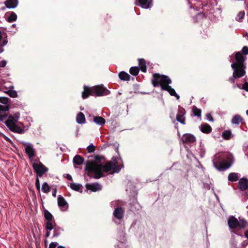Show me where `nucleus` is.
Returning a JSON list of instances; mask_svg holds the SVG:
<instances>
[{
  "label": "nucleus",
  "mask_w": 248,
  "mask_h": 248,
  "mask_svg": "<svg viewBox=\"0 0 248 248\" xmlns=\"http://www.w3.org/2000/svg\"><path fill=\"white\" fill-rule=\"evenodd\" d=\"M122 167H123V165L120 167L111 161L103 165L99 160L88 161L86 163L85 169L89 172L93 173L94 178L99 179L104 176L103 172H109L110 173L119 172Z\"/></svg>",
  "instance_id": "obj_1"
},
{
  "label": "nucleus",
  "mask_w": 248,
  "mask_h": 248,
  "mask_svg": "<svg viewBox=\"0 0 248 248\" xmlns=\"http://www.w3.org/2000/svg\"><path fill=\"white\" fill-rule=\"evenodd\" d=\"M213 163L217 170L224 171L232 166L233 163V156L229 153H218L215 155Z\"/></svg>",
  "instance_id": "obj_2"
},
{
  "label": "nucleus",
  "mask_w": 248,
  "mask_h": 248,
  "mask_svg": "<svg viewBox=\"0 0 248 248\" xmlns=\"http://www.w3.org/2000/svg\"><path fill=\"white\" fill-rule=\"evenodd\" d=\"M7 119L5 122L7 127L12 131L18 134H22L24 132V127L21 122H19L20 114L19 112H16L14 114L7 115Z\"/></svg>",
  "instance_id": "obj_3"
},
{
  "label": "nucleus",
  "mask_w": 248,
  "mask_h": 248,
  "mask_svg": "<svg viewBox=\"0 0 248 248\" xmlns=\"http://www.w3.org/2000/svg\"><path fill=\"white\" fill-rule=\"evenodd\" d=\"M84 90L82 93L83 99L87 98L90 95L95 96H104L110 93V92L102 85L92 87L91 88L84 86Z\"/></svg>",
  "instance_id": "obj_4"
},
{
  "label": "nucleus",
  "mask_w": 248,
  "mask_h": 248,
  "mask_svg": "<svg viewBox=\"0 0 248 248\" xmlns=\"http://www.w3.org/2000/svg\"><path fill=\"white\" fill-rule=\"evenodd\" d=\"M152 83L154 87L160 85L161 89L163 90L166 86H168L171 83V80L168 76L155 73L153 75Z\"/></svg>",
  "instance_id": "obj_5"
},
{
  "label": "nucleus",
  "mask_w": 248,
  "mask_h": 248,
  "mask_svg": "<svg viewBox=\"0 0 248 248\" xmlns=\"http://www.w3.org/2000/svg\"><path fill=\"white\" fill-rule=\"evenodd\" d=\"M32 167L39 177L42 176L48 170L47 168L41 162L34 163L32 165Z\"/></svg>",
  "instance_id": "obj_6"
},
{
  "label": "nucleus",
  "mask_w": 248,
  "mask_h": 248,
  "mask_svg": "<svg viewBox=\"0 0 248 248\" xmlns=\"http://www.w3.org/2000/svg\"><path fill=\"white\" fill-rule=\"evenodd\" d=\"M235 58L236 62L231 64L232 68H233L235 66H246L244 62L246 58L244 57L240 52H237L235 53Z\"/></svg>",
  "instance_id": "obj_7"
},
{
  "label": "nucleus",
  "mask_w": 248,
  "mask_h": 248,
  "mask_svg": "<svg viewBox=\"0 0 248 248\" xmlns=\"http://www.w3.org/2000/svg\"><path fill=\"white\" fill-rule=\"evenodd\" d=\"M246 66H235L232 68L233 70V76L237 78L243 77L246 74Z\"/></svg>",
  "instance_id": "obj_8"
},
{
  "label": "nucleus",
  "mask_w": 248,
  "mask_h": 248,
  "mask_svg": "<svg viewBox=\"0 0 248 248\" xmlns=\"http://www.w3.org/2000/svg\"><path fill=\"white\" fill-rule=\"evenodd\" d=\"M23 144L25 146L26 153L28 155L29 157L31 159L34 157L35 155V150L33 148L32 145L31 143L25 142Z\"/></svg>",
  "instance_id": "obj_9"
},
{
  "label": "nucleus",
  "mask_w": 248,
  "mask_h": 248,
  "mask_svg": "<svg viewBox=\"0 0 248 248\" xmlns=\"http://www.w3.org/2000/svg\"><path fill=\"white\" fill-rule=\"evenodd\" d=\"M185 114L186 111L183 108H179L176 115V120L183 124H185Z\"/></svg>",
  "instance_id": "obj_10"
},
{
  "label": "nucleus",
  "mask_w": 248,
  "mask_h": 248,
  "mask_svg": "<svg viewBox=\"0 0 248 248\" xmlns=\"http://www.w3.org/2000/svg\"><path fill=\"white\" fill-rule=\"evenodd\" d=\"M182 141L187 144L193 143L196 141V138L191 134H185L182 137Z\"/></svg>",
  "instance_id": "obj_11"
},
{
  "label": "nucleus",
  "mask_w": 248,
  "mask_h": 248,
  "mask_svg": "<svg viewBox=\"0 0 248 248\" xmlns=\"http://www.w3.org/2000/svg\"><path fill=\"white\" fill-rule=\"evenodd\" d=\"M9 106L2 105L0 103V122H3L6 119L7 115L5 112L9 110Z\"/></svg>",
  "instance_id": "obj_12"
},
{
  "label": "nucleus",
  "mask_w": 248,
  "mask_h": 248,
  "mask_svg": "<svg viewBox=\"0 0 248 248\" xmlns=\"http://www.w3.org/2000/svg\"><path fill=\"white\" fill-rule=\"evenodd\" d=\"M238 188L241 191H245L248 188V179L245 178H241L238 182Z\"/></svg>",
  "instance_id": "obj_13"
},
{
  "label": "nucleus",
  "mask_w": 248,
  "mask_h": 248,
  "mask_svg": "<svg viewBox=\"0 0 248 248\" xmlns=\"http://www.w3.org/2000/svg\"><path fill=\"white\" fill-rule=\"evenodd\" d=\"M3 88L4 89H5V90L4 91V92L5 93L7 94L11 97L16 98L17 97V92L16 91L14 90V86L11 85L8 88L5 87H3Z\"/></svg>",
  "instance_id": "obj_14"
},
{
  "label": "nucleus",
  "mask_w": 248,
  "mask_h": 248,
  "mask_svg": "<svg viewBox=\"0 0 248 248\" xmlns=\"http://www.w3.org/2000/svg\"><path fill=\"white\" fill-rule=\"evenodd\" d=\"M139 5L143 8L148 9L152 5V0H136Z\"/></svg>",
  "instance_id": "obj_15"
},
{
  "label": "nucleus",
  "mask_w": 248,
  "mask_h": 248,
  "mask_svg": "<svg viewBox=\"0 0 248 248\" xmlns=\"http://www.w3.org/2000/svg\"><path fill=\"white\" fill-rule=\"evenodd\" d=\"M228 223L229 227L232 229L236 228L239 226L237 219L234 217H232L228 219Z\"/></svg>",
  "instance_id": "obj_16"
},
{
  "label": "nucleus",
  "mask_w": 248,
  "mask_h": 248,
  "mask_svg": "<svg viewBox=\"0 0 248 248\" xmlns=\"http://www.w3.org/2000/svg\"><path fill=\"white\" fill-rule=\"evenodd\" d=\"M18 3V0H7L4 2L5 6L8 9L16 8Z\"/></svg>",
  "instance_id": "obj_17"
},
{
  "label": "nucleus",
  "mask_w": 248,
  "mask_h": 248,
  "mask_svg": "<svg viewBox=\"0 0 248 248\" xmlns=\"http://www.w3.org/2000/svg\"><path fill=\"white\" fill-rule=\"evenodd\" d=\"M86 188L92 191L96 192L101 189V186L98 183L87 184Z\"/></svg>",
  "instance_id": "obj_18"
},
{
  "label": "nucleus",
  "mask_w": 248,
  "mask_h": 248,
  "mask_svg": "<svg viewBox=\"0 0 248 248\" xmlns=\"http://www.w3.org/2000/svg\"><path fill=\"white\" fill-rule=\"evenodd\" d=\"M124 211L121 207L117 208L113 212V215L115 218L121 219L124 216Z\"/></svg>",
  "instance_id": "obj_19"
},
{
  "label": "nucleus",
  "mask_w": 248,
  "mask_h": 248,
  "mask_svg": "<svg viewBox=\"0 0 248 248\" xmlns=\"http://www.w3.org/2000/svg\"><path fill=\"white\" fill-rule=\"evenodd\" d=\"M240 175L238 173L232 172L229 174L228 180L230 182H236L239 179Z\"/></svg>",
  "instance_id": "obj_20"
},
{
  "label": "nucleus",
  "mask_w": 248,
  "mask_h": 248,
  "mask_svg": "<svg viewBox=\"0 0 248 248\" xmlns=\"http://www.w3.org/2000/svg\"><path fill=\"white\" fill-rule=\"evenodd\" d=\"M163 90L168 91L170 95L176 97L177 100L179 99V95L176 93L174 89L172 88L171 86H169V85L166 86L165 88H164Z\"/></svg>",
  "instance_id": "obj_21"
},
{
  "label": "nucleus",
  "mask_w": 248,
  "mask_h": 248,
  "mask_svg": "<svg viewBox=\"0 0 248 248\" xmlns=\"http://www.w3.org/2000/svg\"><path fill=\"white\" fill-rule=\"evenodd\" d=\"M200 129L203 133H209L211 132L212 128L209 124H204L201 125Z\"/></svg>",
  "instance_id": "obj_22"
},
{
  "label": "nucleus",
  "mask_w": 248,
  "mask_h": 248,
  "mask_svg": "<svg viewBox=\"0 0 248 248\" xmlns=\"http://www.w3.org/2000/svg\"><path fill=\"white\" fill-rule=\"evenodd\" d=\"M93 121L96 124L100 126L104 125L106 123L105 120L100 116L94 117Z\"/></svg>",
  "instance_id": "obj_23"
},
{
  "label": "nucleus",
  "mask_w": 248,
  "mask_h": 248,
  "mask_svg": "<svg viewBox=\"0 0 248 248\" xmlns=\"http://www.w3.org/2000/svg\"><path fill=\"white\" fill-rule=\"evenodd\" d=\"M58 204L61 207H65L67 208V203L65 200L64 198L60 196L58 197Z\"/></svg>",
  "instance_id": "obj_24"
},
{
  "label": "nucleus",
  "mask_w": 248,
  "mask_h": 248,
  "mask_svg": "<svg viewBox=\"0 0 248 248\" xmlns=\"http://www.w3.org/2000/svg\"><path fill=\"white\" fill-rule=\"evenodd\" d=\"M84 158L79 155H76L73 158V162L77 165H80L84 162Z\"/></svg>",
  "instance_id": "obj_25"
},
{
  "label": "nucleus",
  "mask_w": 248,
  "mask_h": 248,
  "mask_svg": "<svg viewBox=\"0 0 248 248\" xmlns=\"http://www.w3.org/2000/svg\"><path fill=\"white\" fill-rule=\"evenodd\" d=\"M76 121L78 124H84L85 122V118L84 114L82 112L78 113L77 116Z\"/></svg>",
  "instance_id": "obj_26"
},
{
  "label": "nucleus",
  "mask_w": 248,
  "mask_h": 248,
  "mask_svg": "<svg viewBox=\"0 0 248 248\" xmlns=\"http://www.w3.org/2000/svg\"><path fill=\"white\" fill-rule=\"evenodd\" d=\"M243 121V118L239 115H235L232 119V123L238 125Z\"/></svg>",
  "instance_id": "obj_27"
},
{
  "label": "nucleus",
  "mask_w": 248,
  "mask_h": 248,
  "mask_svg": "<svg viewBox=\"0 0 248 248\" xmlns=\"http://www.w3.org/2000/svg\"><path fill=\"white\" fill-rule=\"evenodd\" d=\"M139 65L140 70L143 72H146V65L145 61L143 59H139Z\"/></svg>",
  "instance_id": "obj_28"
},
{
  "label": "nucleus",
  "mask_w": 248,
  "mask_h": 248,
  "mask_svg": "<svg viewBox=\"0 0 248 248\" xmlns=\"http://www.w3.org/2000/svg\"><path fill=\"white\" fill-rule=\"evenodd\" d=\"M119 78L122 80L124 81H128L130 80V76L127 73L122 71L119 74Z\"/></svg>",
  "instance_id": "obj_29"
},
{
  "label": "nucleus",
  "mask_w": 248,
  "mask_h": 248,
  "mask_svg": "<svg viewBox=\"0 0 248 248\" xmlns=\"http://www.w3.org/2000/svg\"><path fill=\"white\" fill-rule=\"evenodd\" d=\"M70 186L71 189L77 191H81L83 188L81 185L77 183H71Z\"/></svg>",
  "instance_id": "obj_30"
},
{
  "label": "nucleus",
  "mask_w": 248,
  "mask_h": 248,
  "mask_svg": "<svg viewBox=\"0 0 248 248\" xmlns=\"http://www.w3.org/2000/svg\"><path fill=\"white\" fill-rule=\"evenodd\" d=\"M232 136L231 130H226L222 133V137L224 139L228 140L230 139Z\"/></svg>",
  "instance_id": "obj_31"
},
{
  "label": "nucleus",
  "mask_w": 248,
  "mask_h": 248,
  "mask_svg": "<svg viewBox=\"0 0 248 248\" xmlns=\"http://www.w3.org/2000/svg\"><path fill=\"white\" fill-rule=\"evenodd\" d=\"M130 73L134 76L137 75L139 73V68L138 67H132L129 70Z\"/></svg>",
  "instance_id": "obj_32"
},
{
  "label": "nucleus",
  "mask_w": 248,
  "mask_h": 248,
  "mask_svg": "<svg viewBox=\"0 0 248 248\" xmlns=\"http://www.w3.org/2000/svg\"><path fill=\"white\" fill-rule=\"evenodd\" d=\"M42 191L46 193H48L50 191V187L46 182L43 184L42 186Z\"/></svg>",
  "instance_id": "obj_33"
},
{
  "label": "nucleus",
  "mask_w": 248,
  "mask_h": 248,
  "mask_svg": "<svg viewBox=\"0 0 248 248\" xmlns=\"http://www.w3.org/2000/svg\"><path fill=\"white\" fill-rule=\"evenodd\" d=\"M16 19H17L16 15L15 13L12 12L11 14V15H10V16L8 17V21L9 22H11L15 21L16 20Z\"/></svg>",
  "instance_id": "obj_34"
},
{
  "label": "nucleus",
  "mask_w": 248,
  "mask_h": 248,
  "mask_svg": "<svg viewBox=\"0 0 248 248\" xmlns=\"http://www.w3.org/2000/svg\"><path fill=\"white\" fill-rule=\"evenodd\" d=\"M238 222H239L238 227L240 228H244L248 224L247 221L244 219H240L239 221H238Z\"/></svg>",
  "instance_id": "obj_35"
},
{
  "label": "nucleus",
  "mask_w": 248,
  "mask_h": 248,
  "mask_svg": "<svg viewBox=\"0 0 248 248\" xmlns=\"http://www.w3.org/2000/svg\"><path fill=\"white\" fill-rule=\"evenodd\" d=\"M193 112L194 115L196 116L201 117V110L196 107H194L193 108Z\"/></svg>",
  "instance_id": "obj_36"
},
{
  "label": "nucleus",
  "mask_w": 248,
  "mask_h": 248,
  "mask_svg": "<svg viewBox=\"0 0 248 248\" xmlns=\"http://www.w3.org/2000/svg\"><path fill=\"white\" fill-rule=\"evenodd\" d=\"M45 217L48 221L52 220L53 218L51 214L47 210L45 211Z\"/></svg>",
  "instance_id": "obj_37"
},
{
  "label": "nucleus",
  "mask_w": 248,
  "mask_h": 248,
  "mask_svg": "<svg viewBox=\"0 0 248 248\" xmlns=\"http://www.w3.org/2000/svg\"><path fill=\"white\" fill-rule=\"evenodd\" d=\"M245 16V12L244 11H240L237 15L236 19L237 21H241Z\"/></svg>",
  "instance_id": "obj_38"
},
{
  "label": "nucleus",
  "mask_w": 248,
  "mask_h": 248,
  "mask_svg": "<svg viewBox=\"0 0 248 248\" xmlns=\"http://www.w3.org/2000/svg\"><path fill=\"white\" fill-rule=\"evenodd\" d=\"M95 146L91 143L87 147V150L89 153H93L95 151Z\"/></svg>",
  "instance_id": "obj_39"
},
{
  "label": "nucleus",
  "mask_w": 248,
  "mask_h": 248,
  "mask_svg": "<svg viewBox=\"0 0 248 248\" xmlns=\"http://www.w3.org/2000/svg\"><path fill=\"white\" fill-rule=\"evenodd\" d=\"M46 229L47 231H51L53 229V225L50 221H48L46 224Z\"/></svg>",
  "instance_id": "obj_40"
},
{
  "label": "nucleus",
  "mask_w": 248,
  "mask_h": 248,
  "mask_svg": "<svg viewBox=\"0 0 248 248\" xmlns=\"http://www.w3.org/2000/svg\"><path fill=\"white\" fill-rule=\"evenodd\" d=\"M7 102L8 100L7 98L0 97V103H1L2 105H8Z\"/></svg>",
  "instance_id": "obj_41"
},
{
  "label": "nucleus",
  "mask_w": 248,
  "mask_h": 248,
  "mask_svg": "<svg viewBox=\"0 0 248 248\" xmlns=\"http://www.w3.org/2000/svg\"><path fill=\"white\" fill-rule=\"evenodd\" d=\"M242 52L244 55L248 54V47L247 46H244L242 49Z\"/></svg>",
  "instance_id": "obj_42"
},
{
  "label": "nucleus",
  "mask_w": 248,
  "mask_h": 248,
  "mask_svg": "<svg viewBox=\"0 0 248 248\" xmlns=\"http://www.w3.org/2000/svg\"><path fill=\"white\" fill-rule=\"evenodd\" d=\"M35 185L36 188L37 190H40V182L38 178H37L35 180Z\"/></svg>",
  "instance_id": "obj_43"
},
{
  "label": "nucleus",
  "mask_w": 248,
  "mask_h": 248,
  "mask_svg": "<svg viewBox=\"0 0 248 248\" xmlns=\"http://www.w3.org/2000/svg\"><path fill=\"white\" fill-rule=\"evenodd\" d=\"M57 245L58 243L57 242H52L50 244L49 248H56Z\"/></svg>",
  "instance_id": "obj_44"
},
{
  "label": "nucleus",
  "mask_w": 248,
  "mask_h": 248,
  "mask_svg": "<svg viewBox=\"0 0 248 248\" xmlns=\"http://www.w3.org/2000/svg\"><path fill=\"white\" fill-rule=\"evenodd\" d=\"M7 63V62L5 60H2L0 62V67H4L6 66Z\"/></svg>",
  "instance_id": "obj_45"
},
{
  "label": "nucleus",
  "mask_w": 248,
  "mask_h": 248,
  "mask_svg": "<svg viewBox=\"0 0 248 248\" xmlns=\"http://www.w3.org/2000/svg\"><path fill=\"white\" fill-rule=\"evenodd\" d=\"M242 89L248 92V83H245L242 86Z\"/></svg>",
  "instance_id": "obj_46"
},
{
  "label": "nucleus",
  "mask_w": 248,
  "mask_h": 248,
  "mask_svg": "<svg viewBox=\"0 0 248 248\" xmlns=\"http://www.w3.org/2000/svg\"><path fill=\"white\" fill-rule=\"evenodd\" d=\"M206 117L209 121H210L211 122L213 121V119L210 113H208L206 114Z\"/></svg>",
  "instance_id": "obj_47"
},
{
  "label": "nucleus",
  "mask_w": 248,
  "mask_h": 248,
  "mask_svg": "<svg viewBox=\"0 0 248 248\" xmlns=\"http://www.w3.org/2000/svg\"><path fill=\"white\" fill-rule=\"evenodd\" d=\"M237 78L234 77V76H233V74H232V77H231V78H229V80H230L232 83H234V79H235V78Z\"/></svg>",
  "instance_id": "obj_48"
},
{
  "label": "nucleus",
  "mask_w": 248,
  "mask_h": 248,
  "mask_svg": "<svg viewBox=\"0 0 248 248\" xmlns=\"http://www.w3.org/2000/svg\"><path fill=\"white\" fill-rule=\"evenodd\" d=\"M248 244V241L246 240V241H244L242 243V245L243 246H246Z\"/></svg>",
  "instance_id": "obj_49"
},
{
  "label": "nucleus",
  "mask_w": 248,
  "mask_h": 248,
  "mask_svg": "<svg viewBox=\"0 0 248 248\" xmlns=\"http://www.w3.org/2000/svg\"><path fill=\"white\" fill-rule=\"evenodd\" d=\"M7 44V41H6V40H4V41H3V42H2V45H1L0 46H4L6 45Z\"/></svg>",
  "instance_id": "obj_50"
},
{
  "label": "nucleus",
  "mask_w": 248,
  "mask_h": 248,
  "mask_svg": "<svg viewBox=\"0 0 248 248\" xmlns=\"http://www.w3.org/2000/svg\"><path fill=\"white\" fill-rule=\"evenodd\" d=\"M67 178L70 181L72 180V176L70 174H67Z\"/></svg>",
  "instance_id": "obj_51"
},
{
  "label": "nucleus",
  "mask_w": 248,
  "mask_h": 248,
  "mask_svg": "<svg viewBox=\"0 0 248 248\" xmlns=\"http://www.w3.org/2000/svg\"><path fill=\"white\" fill-rule=\"evenodd\" d=\"M245 236L246 237H247L248 239V231H247L245 232Z\"/></svg>",
  "instance_id": "obj_52"
},
{
  "label": "nucleus",
  "mask_w": 248,
  "mask_h": 248,
  "mask_svg": "<svg viewBox=\"0 0 248 248\" xmlns=\"http://www.w3.org/2000/svg\"><path fill=\"white\" fill-rule=\"evenodd\" d=\"M58 235H59V233H56L55 232V231H54V233L53 236L56 237V236H58Z\"/></svg>",
  "instance_id": "obj_53"
},
{
  "label": "nucleus",
  "mask_w": 248,
  "mask_h": 248,
  "mask_svg": "<svg viewBox=\"0 0 248 248\" xmlns=\"http://www.w3.org/2000/svg\"><path fill=\"white\" fill-rule=\"evenodd\" d=\"M50 235V232L49 231H47L46 233V236L48 237Z\"/></svg>",
  "instance_id": "obj_54"
},
{
  "label": "nucleus",
  "mask_w": 248,
  "mask_h": 248,
  "mask_svg": "<svg viewBox=\"0 0 248 248\" xmlns=\"http://www.w3.org/2000/svg\"><path fill=\"white\" fill-rule=\"evenodd\" d=\"M56 191H55L54 192V193H53V194H52L54 197H56Z\"/></svg>",
  "instance_id": "obj_55"
},
{
  "label": "nucleus",
  "mask_w": 248,
  "mask_h": 248,
  "mask_svg": "<svg viewBox=\"0 0 248 248\" xmlns=\"http://www.w3.org/2000/svg\"><path fill=\"white\" fill-rule=\"evenodd\" d=\"M3 50H3V48H0V53H1L2 52H3Z\"/></svg>",
  "instance_id": "obj_56"
},
{
  "label": "nucleus",
  "mask_w": 248,
  "mask_h": 248,
  "mask_svg": "<svg viewBox=\"0 0 248 248\" xmlns=\"http://www.w3.org/2000/svg\"><path fill=\"white\" fill-rule=\"evenodd\" d=\"M1 38H2L1 32L0 31V41L1 40Z\"/></svg>",
  "instance_id": "obj_57"
},
{
  "label": "nucleus",
  "mask_w": 248,
  "mask_h": 248,
  "mask_svg": "<svg viewBox=\"0 0 248 248\" xmlns=\"http://www.w3.org/2000/svg\"><path fill=\"white\" fill-rule=\"evenodd\" d=\"M57 248H65L63 247H62V246H59Z\"/></svg>",
  "instance_id": "obj_58"
},
{
  "label": "nucleus",
  "mask_w": 248,
  "mask_h": 248,
  "mask_svg": "<svg viewBox=\"0 0 248 248\" xmlns=\"http://www.w3.org/2000/svg\"><path fill=\"white\" fill-rule=\"evenodd\" d=\"M246 113H247V115L248 116V109L246 111Z\"/></svg>",
  "instance_id": "obj_59"
},
{
  "label": "nucleus",
  "mask_w": 248,
  "mask_h": 248,
  "mask_svg": "<svg viewBox=\"0 0 248 248\" xmlns=\"http://www.w3.org/2000/svg\"><path fill=\"white\" fill-rule=\"evenodd\" d=\"M114 202H111V205H113V204H114Z\"/></svg>",
  "instance_id": "obj_60"
},
{
  "label": "nucleus",
  "mask_w": 248,
  "mask_h": 248,
  "mask_svg": "<svg viewBox=\"0 0 248 248\" xmlns=\"http://www.w3.org/2000/svg\"><path fill=\"white\" fill-rule=\"evenodd\" d=\"M6 139H7V140H9V139L8 138H7Z\"/></svg>",
  "instance_id": "obj_61"
}]
</instances>
